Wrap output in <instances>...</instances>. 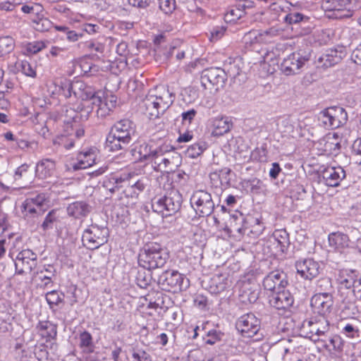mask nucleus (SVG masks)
<instances>
[{
    "instance_id": "3c124183",
    "label": "nucleus",
    "mask_w": 361,
    "mask_h": 361,
    "mask_svg": "<svg viewBox=\"0 0 361 361\" xmlns=\"http://www.w3.org/2000/svg\"><path fill=\"white\" fill-rule=\"evenodd\" d=\"M130 178V173L111 174V180L115 183V192L123 187H126Z\"/></svg>"
},
{
    "instance_id": "052dcab7",
    "label": "nucleus",
    "mask_w": 361,
    "mask_h": 361,
    "mask_svg": "<svg viewBox=\"0 0 361 361\" xmlns=\"http://www.w3.org/2000/svg\"><path fill=\"white\" fill-rule=\"evenodd\" d=\"M151 279L152 277L149 270L147 271V273L146 271L138 272L137 283L140 287L145 288L150 284Z\"/></svg>"
},
{
    "instance_id": "a211bd4d",
    "label": "nucleus",
    "mask_w": 361,
    "mask_h": 361,
    "mask_svg": "<svg viewBox=\"0 0 361 361\" xmlns=\"http://www.w3.org/2000/svg\"><path fill=\"white\" fill-rule=\"evenodd\" d=\"M240 216L243 218L241 213ZM243 219V226L237 228V231L240 234L246 235L250 238H255L262 233L264 226L259 219L249 215L246 216L245 219Z\"/></svg>"
},
{
    "instance_id": "9b49d317",
    "label": "nucleus",
    "mask_w": 361,
    "mask_h": 361,
    "mask_svg": "<svg viewBox=\"0 0 361 361\" xmlns=\"http://www.w3.org/2000/svg\"><path fill=\"white\" fill-rule=\"evenodd\" d=\"M63 94L66 97H70L72 94L82 100L92 99L97 94L94 89L82 80H75L73 82H66L63 86Z\"/></svg>"
},
{
    "instance_id": "69168bd1",
    "label": "nucleus",
    "mask_w": 361,
    "mask_h": 361,
    "mask_svg": "<svg viewBox=\"0 0 361 361\" xmlns=\"http://www.w3.org/2000/svg\"><path fill=\"white\" fill-rule=\"evenodd\" d=\"M226 30V27L224 26H215L214 27L211 32L210 39L212 41H217L221 39L225 34Z\"/></svg>"
},
{
    "instance_id": "2eb2a0df",
    "label": "nucleus",
    "mask_w": 361,
    "mask_h": 361,
    "mask_svg": "<svg viewBox=\"0 0 361 361\" xmlns=\"http://www.w3.org/2000/svg\"><path fill=\"white\" fill-rule=\"evenodd\" d=\"M309 60L306 56L294 52L286 57L281 64V71L286 75H291L300 73V68Z\"/></svg>"
},
{
    "instance_id": "c756f323",
    "label": "nucleus",
    "mask_w": 361,
    "mask_h": 361,
    "mask_svg": "<svg viewBox=\"0 0 361 361\" xmlns=\"http://www.w3.org/2000/svg\"><path fill=\"white\" fill-rule=\"evenodd\" d=\"M228 286V275L220 274L214 275L209 282L207 289L212 294H219L223 292Z\"/></svg>"
},
{
    "instance_id": "393cba45",
    "label": "nucleus",
    "mask_w": 361,
    "mask_h": 361,
    "mask_svg": "<svg viewBox=\"0 0 361 361\" xmlns=\"http://www.w3.org/2000/svg\"><path fill=\"white\" fill-rule=\"evenodd\" d=\"M97 157V149L95 147L89 148L79 152L77 155V162L73 164V171L85 169L95 164Z\"/></svg>"
},
{
    "instance_id": "7ed1b4c3",
    "label": "nucleus",
    "mask_w": 361,
    "mask_h": 361,
    "mask_svg": "<svg viewBox=\"0 0 361 361\" xmlns=\"http://www.w3.org/2000/svg\"><path fill=\"white\" fill-rule=\"evenodd\" d=\"M169 255L161 245L156 243L147 244L141 250L138 263L140 266L148 270L163 267L169 259Z\"/></svg>"
},
{
    "instance_id": "0eeeda50",
    "label": "nucleus",
    "mask_w": 361,
    "mask_h": 361,
    "mask_svg": "<svg viewBox=\"0 0 361 361\" xmlns=\"http://www.w3.org/2000/svg\"><path fill=\"white\" fill-rule=\"evenodd\" d=\"M109 235L107 227L92 224L83 232L82 240L88 249L95 250L107 242Z\"/></svg>"
},
{
    "instance_id": "6ab92c4d",
    "label": "nucleus",
    "mask_w": 361,
    "mask_h": 361,
    "mask_svg": "<svg viewBox=\"0 0 361 361\" xmlns=\"http://www.w3.org/2000/svg\"><path fill=\"white\" fill-rule=\"evenodd\" d=\"M295 269L301 278L309 281L317 277L321 271L319 262L310 258L296 262Z\"/></svg>"
},
{
    "instance_id": "bf43d9fd",
    "label": "nucleus",
    "mask_w": 361,
    "mask_h": 361,
    "mask_svg": "<svg viewBox=\"0 0 361 361\" xmlns=\"http://www.w3.org/2000/svg\"><path fill=\"white\" fill-rule=\"evenodd\" d=\"M243 15V11L238 8L229 9L225 14V19L229 22H235Z\"/></svg>"
},
{
    "instance_id": "f3484780",
    "label": "nucleus",
    "mask_w": 361,
    "mask_h": 361,
    "mask_svg": "<svg viewBox=\"0 0 361 361\" xmlns=\"http://www.w3.org/2000/svg\"><path fill=\"white\" fill-rule=\"evenodd\" d=\"M288 283L286 274L279 270L269 272L262 281L264 289L271 293L285 288Z\"/></svg>"
},
{
    "instance_id": "473e14b6",
    "label": "nucleus",
    "mask_w": 361,
    "mask_h": 361,
    "mask_svg": "<svg viewBox=\"0 0 361 361\" xmlns=\"http://www.w3.org/2000/svg\"><path fill=\"white\" fill-rule=\"evenodd\" d=\"M269 242L276 245V252H284L290 244L288 233L286 230L275 231Z\"/></svg>"
},
{
    "instance_id": "774afa93",
    "label": "nucleus",
    "mask_w": 361,
    "mask_h": 361,
    "mask_svg": "<svg viewBox=\"0 0 361 361\" xmlns=\"http://www.w3.org/2000/svg\"><path fill=\"white\" fill-rule=\"evenodd\" d=\"M252 192L257 193L263 189V183L258 178H252L248 181V185Z\"/></svg>"
},
{
    "instance_id": "c9c22d12",
    "label": "nucleus",
    "mask_w": 361,
    "mask_h": 361,
    "mask_svg": "<svg viewBox=\"0 0 361 361\" xmlns=\"http://www.w3.org/2000/svg\"><path fill=\"white\" fill-rule=\"evenodd\" d=\"M356 299L361 300V276H359L355 289L349 290L347 295L343 298V302L348 305L349 309L352 310V313L355 314L357 308L355 306Z\"/></svg>"
},
{
    "instance_id": "a18cd8bd",
    "label": "nucleus",
    "mask_w": 361,
    "mask_h": 361,
    "mask_svg": "<svg viewBox=\"0 0 361 361\" xmlns=\"http://www.w3.org/2000/svg\"><path fill=\"white\" fill-rule=\"evenodd\" d=\"M207 145L204 141L197 142L191 145L185 150L186 157L192 159L197 158L207 149Z\"/></svg>"
},
{
    "instance_id": "dca6fc26",
    "label": "nucleus",
    "mask_w": 361,
    "mask_h": 361,
    "mask_svg": "<svg viewBox=\"0 0 361 361\" xmlns=\"http://www.w3.org/2000/svg\"><path fill=\"white\" fill-rule=\"evenodd\" d=\"M37 257L36 253L29 249L18 252L15 259L16 272L19 274L30 272L36 266Z\"/></svg>"
},
{
    "instance_id": "39448f33",
    "label": "nucleus",
    "mask_w": 361,
    "mask_h": 361,
    "mask_svg": "<svg viewBox=\"0 0 361 361\" xmlns=\"http://www.w3.org/2000/svg\"><path fill=\"white\" fill-rule=\"evenodd\" d=\"M317 120L319 125L325 129H336L347 123L348 114L341 106H330L318 114Z\"/></svg>"
},
{
    "instance_id": "2f4dec72",
    "label": "nucleus",
    "mask_w": 361,
    "mask_h": 361,
    "mask_svg": "<svg viewBox=\"0 0 361 361\" xmlns=\"http://www.w3.org/2000/svg\"><path fill=\"white\" fill-rule=\"evenodd\" d=\"M343 55V52L342 51L329 49L318 58V63L324 68L331 67L339 63Z\"/></svg>"
},
{
    "instance_id": "4c0bfd02",
    "label": "nucleus",
    "mask_w": 361,
    "mask_h": 361,
    "mask_svg": "<svg viewBox=\"0 0 361 361\" xmlns=\"http://www.w3.org/2000/svg\"><path fill=\"white\" fill-rule=\"evenodd\" d=\"M40 336L47 341L54 339L57 335V326L49 321H40L37 325Z\"/></svg>"
},
{
    "instance_id": "f704fd0d",
    "label": "nucleus",
    "mask_w": 361,
    "mask_h": 361,
    "mask_svg": "<svg viewBox=\"0 0 361 361\" xmlns=\"http://www.w3.org/2000/svg\"><path fill=\"white\" fill-rule=\"evenodd\" d=\"M329 246L334 250L342 252L343 249L348 247V236L341 232L331 233L329 235Z\"/></svg>"
},
{
    "instance_id": "1a4fd4ad",
    "label": "nucleus",
    "mask_w": 361,
    "mask_h": 361,
    "mask_svg": "<svg viewBox=\"0 0 361 361\" xmlns=\"http://www.w3.org/2000/svg\"><path fill=\"white\" fill-rule=\"evenodd\" d=\"M84 133V129L80 128L75 121H67L64 125V134L56 136L53 140V144L56 147L70 149L74 147L75 140L82 137Z\"/></svg>"
},
{
    "instance_id": "423d86ee",
    "label": "nucleus",
    "mask_w": 361,
    "mask_h": 361,
    "mask_svg": "<svg viewBox=\"0 0 361 361\" xmlns=\"http://www.w3.org/2000/svg\"><path fill=\"white\" fill-rule=\"evenodd\" d=\"M173 102V95L169 90H164L159 96L149 94L143 100V105L145 107L146 114L150 117L158 118L163 114Z\"/></svg>"
},
{
    "instance_id": "f03ea898",
    "label": "nucleus",
    "mask_w": 361,
    "mask_h": 361,
    "mask_svg": "<svg viewBox=\"0 0 361 361\" xmlns=\"http://www.w3.org/2000/svg\"><path fill=\"white\" fill-rule=\"evenodd\" d=\"M180 154L171 146L163 145L157 147V151L151 162L156 171L170 173L175 171L181 164Z\"/></svg>"
},
{
    "instance_id": "c03bdc74",
    "label": "nucleus",
    "mask_w": 361,
    "mask_h": 361,
    "mask_svg": "<svg viewBox=\"0 0 361 361\" xmlns=\"http://www.w3.org/2000/svg\"><path fill=\"white\" fill-rule=\"evenodd\" d=\"M262 36V35L260 31L251 30L245 34L243 41L246 47H252L255 44L264 43L265 39Z\"/></svg>"
},
{
    "instance_id": "4d7b16f0",
    "label": "nucleus",
    "mask_w": 361,
    "mask_h": 361,
    "mask_svg": "<svg viewBox=\"0 0 361 361\" xmlns=\"http://www.w3.org/2000/svg\"><path fill=\"white\" fill-rule=\"evenodd\" d=\"M44 42L36 41L28 43L25 47V50L28 54H35L45 48Z\"/></svg>"
},
{
    "instance_id": "6e6d98bb",
    "label": "nucleus",
    "mask_w": 361,
    "mask_h": 361,
    "mask_svg": "<svg viewBox=\"0 0 361 361\" xmlns=\"http://www.w3.org/2000/svg\"><path fill=\"white\" fill-rule=\"evenodd\" d=\"M63 294L56 290H51L47 293L46 300L49 305H58L63 301Z\"/></svg>"
},
{
    "instance_id": "aec40b11",
    "label": "nucleus",
    "mask_w": 361,
    "mask_h": 361,
    "mask_svg": "<svg viewBox=\"0 0 361 361\" xmlns=\"http://www.w3.org/2000/svg\"><path fill=\"white\" fill-rule=\"evenodd\" d=\"M49 200L45 194H38L35 197L27 198L23 203V212L25 216L28 214H41L46 209L44 207H47Z\"/></svg>"
},
{
    "instance_id": "e2e57ef3",
    "label": "nucleus",
    "mask_w": 361,
    "mask_h": 361,
    "mask_svg": "<svg viewBox=\"0 0 361 361\" xmlns=\"http://www.w3.org/2000/svg\"><path fill=\"white\" fill-rule=\"evenodd\" d=\"M332 342L331 351L334 353H341L344 347V341L342 338L338 334H333Z\"/></svg>"
},
{
    "instance_id": "37998d69",
    "label": "nucleus",
    "mask_w": 361,
    "mask_h": 361,
    "mask_svg": "<svg viewBox=\"0 0 361 361\" xmlns=\"http://www.w3.org/2000/svg\"><path fill=\"white\" fill-rule=\"evenodd\" d=\"M317 321H307L305 322L302 324L301 331L304 334V336L309 338L314 342L319 341V338L317 336Z\"/></svg>"
},
{
    "instance_id": "ddd939ff",
    "label": "nucleus",
    "mask_w": 361,
    "mask_h": 361,
    "mask_svg": "<svg viewBox=\"0 0 361 361\" xmlns=\"http://www.w3.org/2000/svg\"><path fill=\"white\" fill-rule=\"evenodd\" d=\"M260 322L252 313L241 316L236 322V328L244 337L252 338L257 334Z\"/></svg>"
},
{
    "instance_id": "bb28decb",
    "label": "nucleus",
    "mask_w": 361,
    "mask_h": 361,
    "mask_svg": "<svg viewBox=\"0 0 361 361\" xmlns=\"http://www.w3.org/2000/svg\"><path fill=\"white\" fill-rule=\"evenodd\" d=\"M310 304L314 312L324 315L329 312L333 300L330 294L317 293L311 298Z\"/></svg>"
},
{
    "instance_id": "4468645a",
    "label": "nucleus",
    "mask_w": 361,
    "mask_h": 361,
    "mask_svg": "<svg viewBox=\"0 0 361 361\" xmlns=\"http://www.w3.org/2000/svg\"><path fill=\"white\" fill-rule=\"evenodd\" d=\"M341 137L338 133H329L317 142V149L326 155L336 156L341 149Z\"/></svg>"
},
{
    "instance_id": "b1692460",
    "label": "nucleus",
    "mask_w": 361,
    "mask_h": 361,
    "mask_svg": "<svg viewBox=\"0 0 361 361\" xmlns=\"http://www.w3.org/2000/svg\"><path fill=\"white\" fill-rule=\"evenodd\" d=\"M269 302L276 309L286 310L292 306L294 298L288 290L283 288L272 293L269 296Z\"/></svg>"
},
{
    "instance_id": "49530a36",
    "label": "nucleus",
    "mask_w": 361,
    "mask_h": 361,
    "mask_svg": "<svg viewBox=\"0 0 361 361\" xmlns=\"http://www.w3.org/2000/svg\"><path fill=\"white\" fill-rule=\"evenodd\" d=\"M15 47L14 39L10 36L0 37V56L12 51Z\"/></svg>"
},
{
    "instance_id": "09e8293b",
    "label": "nucleus",
    "mask_w": 361,
    "mask_h": 361,
    "mask_svg": "<svg viewBox=\"0 0 361 361\" xmlns=\"http://www.w3.org/2000/svg\"><path fill=\"white\" fill-rule=\"evenodd\" d=\"M16 66L20 68L21 72L26 76L34 78L37 75L35 68L27 61H18L16 62Z\"/></svg>"
},
{
    "instance_id": "680f3d73",
    "label": "nucleus",
    "mask_w": 361,
    "mask_h": 361,
    "mask_svg": "<svg viewBox=\"0 0 361 361\" xmlns=\"http://www.w3.org/2000/svg\"><path fill=\"white\" fill-rule=\"evenodd\" d=\"M23 0H5L0 2V11H12L14 8L22 4Z\"/></svg>"
},
{
    "instance_id": "e433bc0d",
    "label": "nucleus",
    "mask_w": 361,
    "mask_h": 361,
    "mask_svg": "<svg viewBox=\"0 0 361 361\" xmlns=\"http://www.w3.org/2000/svg\"><path fill=\"white\" fill-rule=\"evenodd\" d=\"M79 347L82 350V355L97 354L94 353L95 346L92 341V336L87 331H83L79 334Z\"/></svg>"
},
{
    "instance_id": "ea45409f",
    "label": "nucleus",
    "mask_w": 361,
    "mask_h": 361,
    "mask_svg": "<svg viewBox=\"0 0 361 361\" xmlns=\"http://www.w3.org/2000/svg\"><path fill=\"white\" fill-rule=\"evenodd\" d=\"M90 212L88 204L82 201L74 202L67 207V213L75 219L86 216Z\"/></svg>"
},
{
    "instance_id": "7c9ffc66",
    "label": "nucleus",
    "mask_w": 361,
    "mask_h": 361,
    "mask_svg": "<svg viewBox=\"0 0 361 361\" xmlns=\"http://www.w3.org/2000/svg\"><path fill=\"white\" fill-rule=\"evenodd\" d=\"M92 104L98 108L107 109L113 111L116 105V97L111 94H106L102 91H97V94L94 97Z\"/></svg>"
},
{
    "instance_id": "f8f14e48",
    "label": "nucleus",
    "mask_w": 361,
    "mask_h": 361,
    "mask_svg": "<svg viewBox=\"0 0 361 361\" xmlns=\"http://www.w3.org/2000/svg\"><path fill=\"white\" fill-rule=\"evenodd\" d=\"M226 80L225 71L216 67H212L202 71L201 75V83L205 88L214 87L218 90L222 87Z\"/></svg>"
},
{
    "instance_id": "0e129e2a",
    "label": "nucleus",
    "mask_w": 361,
    "mask_h": 361,
    "mask_svg": "<svg viewBox=\"0 0 361 361\" xmlns=\"http://www.w3.org/2000/svg\"><path fill=\"white\" fill-rule=\"evenodd\" d=\"M30 168V165L27 164H23L18 166L14 173V180L15 181H18L21 180L23 178H25L27 176V173L28 172Z\"/></svg>"
},
{
    "instance_id": "5fc2aeb1",
    "label": "nucleus",
    "mask_w": 361,
    "mask_h": 361,
    "mask_svg": "<svg viewBox=\"0 0 361 361\" xmlns=\"http://www.w3.org/2000/svg\"><path fill=\"white\" fill-rule=\"evenodd\" d=\"M342 333L350 338H358L360 337L358 327L350 323H348L344 326Z\"/></svg>"
},
{
    "instance_id": "8fccbe9b",
    "label": "nucleus",
    "mask_w": 361,
    "mask_h": 361,
    "mask_svg": "<svg viewBox=\"0 0 361 361\" xmlns=\"http://www.w3.org/2000/svg\"><path fill=\"white\" fill-rule=\"evenodd\" d=\"M333 287L331 280L328 277L321 278L317 281L316 290L317 293L330 294Z\"/></svg>"
},
{
    "instance_id": "603ef678",
    "label": "nucleus",
    "mask_w": 361,
    "mask_h": 361,
    "mask_svg": "<svg viewBox=\"0 0 361 361\" xmlns=\"http://www.w3.org/2000/svg\"><path fill=\"white\" fill-rule=\"evenodd\" d=\"M329 330V324L327 320L324 319L318 320L316 338H319V341H321V338L327 337L330 333Z\"/></svg>"
},
{
    "instance_id": "79ce46f5",
    "label": "nucleus",
    "mask_w": 361,
    "mask_h": 361,
    "mask_svg": "<svg viewBox=\"0 0 361 361\" xmlns=\"http://www.w3.org/2000/svg\"><path fill=\"white\" fill-rule=\"evenodd\" d=\"M157 151V147H153L147 143H142L140 145L137 151L140 161L151 164Z\"/></svg>"
},
{
    "instance_id": "a878e982",
    "label": "nucleus",
    "mask_w": 361,
    "mask_h": 361,
    "mask_svg": "<svg viewBox=\"0 0 361 361\" xmlns=\"http://www.w3.org/2000/svg\"><path fill=\"white\" fill-rule=\"evenodd\" d=\"M325 184L329 187H337L345 178V171L343 167L329 166L326 168L322 173Z\"/></svg>"
},
{
    "instance_id": "a19ab883",
    "label": "nucleus",
    "mask_w": 361,
    "mask_h": 361,
    "mask_svg": "<svg viewBox=\"0 0 361 361\" xmlns=\"http://www.w3.org/2000/svg\"><path fill=\"white\" fill-rule=\"evenodd\" d=\"M210 178L212 181L219 180L221 186L227 188L231 185V170L225 167L216 171L210 174Z\"/></svg>"
},
{
    "instance_id": "338daca9",
    "label": "nucleus",
    "mask_w": 361,
    "mask_h": 361,
    "mask_svg": "<svg viewBox=\"0 0 361 361\" xmlns=\"http://www.w3.org/2000/svg\"><path fill=\"white\" fill-rule=\"evenodd\" d=\"M56 220L55 212L54 210L49 212L46 216L44 222L42 224V227L44 231H47L52 228L54 222Z\"/></svg>"
},
{
    "instance_id": "13d9d810",
    "label": "nucleus",
    "mask_w": 361,
    "mask_h": 361,
    "mask_svg": "<svg viewBox=\"0 0 361 361\" xmlns=\"http://www.w3.org/2000/svg\"><path fill=\"white\" fill-rule=\"evenodd\" d=\"M159 8L166 14L171 13L176 8L175 0H158Z\"/></svg>"
},
{
    "instance_id": "5701e85b",
    "label": "nucleus",
    "mask_w": 361,
    "mask_h": 361,
    "mask_svg": "<svg viewBox=\"0 0 361 361\" xmlns=\"http://www.w3.org/2000/svg\"><path fill=\"white\" fill-rule=\"evenodd\" d=\"M148 184L149 180L147 177L138 178L137 176L130 173L128 184L123 192L126 196L136 199L145 190Z\"/></svg>"
},
{
    "instance_id": "6e6552de",
    "label": "nucleus",
    "mask_w": 361,
    "mask_h": 361,
    "mask_svg": "<svg viewBox=\"0 0 361 361\" xmlns=\"http://www.w3.org/2000/svg\"><path fill=\"white\" fill-rule=\"evenodd\" d=\"M176 270H166L158 279V283L166 291L177 292L188 287V281Z\"/></svg>"
},
{
    "instance_id": "4be33fe9",
    "label": "nucleus",
    "mask_w": 361,
    "mask_h": 361,
    "mask_svg": "<svg viewBox=\"0 0 361 361\" xmlns=\"http://www.w3.org/2000/svg\"><path fill=\"white\" fill-rule=\"evenodd\" d=\"M359 274L357 271L353 269H343L339 271L338 281L339 283V292L341 297L344 294L347 295L349 290L355 289Z\"/></svg>"
},
{
    "instance_id": "412c9836",
    "label": "nucleus",
    "mask_w": 361,
    "mask_h": 361,
    "mask_svg": "<svg viewBox=\"0 0 361 361\" xmlns=\"http://www.w3.org/2000/svg\"><path fill=\"white\" fill-rule=\"evenodd\" d=\"M209 124L213 136H221L231 130L233 121L231 116L219 115L210 118Z\"/></svg>"
},
{
    "instance_id": "f257e3e1",
    "label": "nucleus",
    "mask_w": 361,
    "mask_h": 361,
    "mask_svg": "<svg viewBox=\"0 0 361 361\" xmlns=\"http://www.w3.org/2000/svg\"><path fill=\"white\" fill-rule=\"evenodd\" d=\"M135 134V125L128 118L116 121L110 128L106 138V147L111 152L125 149Z\"/></svg>"
},
{
    "instance_id": "9d476101",
    "label": "nucleus",
    "mask_w": 361,
    "mask_h": 361,
    "mask_svg": "<svg viewBox=\"0 0 361 361\" xmlns=\"http://www.w3.org/2000/svg\"><path fill=\"white\" fill-rule=\"evenodd\" d=\"M190 204L200 216H209L215 207L212 195L205 190L195 191L190 198Z\"/></svg>"
},
{
    "instance_id": "58836bf2",
    "label": "nucleus",
    "mask_w": 361,
    "mask_h": 361,
    "mask_svg": "<svg viewBox=\"0 0 361 361\" xmlns=\"http://www.w3.org/2000/svg\"><path fill=\"white\" fill-rule=\"evenodd\" d=\"M56 269L51 264H47L40 268L36 273V277L41 281L42 286L45 287L52 284V279L55 276Z\"/></svg>"
},
{
    "instance_id": "cd10ccee",
    "label": "nucleus",
    "mask_w": 361,
    "mask_h": 361,
    "mask_svg": "<svg viewBox=\"0 0 361 361\" xmlns=\"http://www.w3.org/2000/svg\"><path fill=\"white\" fill-rule=\"evenodd\" d=\"M12 307L4 301L0 302V333H6L12 328Z\"/></svg>"
},
{
    "instance_id": "20e7f679",
    "label": "nucleus",
    "mask_w": 361,
    "mask_h": 361,
    "mask_svg": "<svg viewBox=\"0 0 361 361\" xmlns=\"http://www.w3.org/2000/svg\"><path fill=\"white\" fill-rule=\"evenodd\" d=\"M182 197L176 189H172L166 195L156 197L152 200V208L154 212L163 217L175 215L181 207Z\"/></svg>"
},
{
    "instance_id": "72a5a7b5",
    "label": "nucleus",
    "mask_w": 361,
    "mask_h": 361,
    "mask_svg": "<svg viewBox=\"0 0 361 361\" xmlns=\"http://www.w3.org/2000/svg\"><path fill=\"white\" fill-rule=\"evenodd\" d=\"M56 169L55 161L45 159L39 161L35 168L36 176L41 179L47 178L53 176Z\"/></svg>"
},
{
    "instance_id": "864d4df0",
    "label": "nucleus",
    "mask_w": 361,
    "mask_h": 361,
    "mask_svg": "<svg viewBox=\"0 0 361 361\" xmlns=\"http://www.w3.org/2000/svg\"><path fill=\"white\" fill-rule=\"evenodd\" d=\"M309 20L307 16H304L300 13H290L284 17V22L289 24H296L300 22H307Z\"/></svg>"
},
{
    "instance_id": "c85d7f7f",
    "label": "nucleus",
    "mask_w": 361,
    "mask_h": 361,
    "mask_svg": "<svg viewBox=\"0 0 361 361\" xmlns=\"http://www.w3.org/2000/svg\"><path fill=\"white\" fill-rule=\"evenodd\" d=\"M239 297L244 303H254L258 299L259 290L256 285L244 281L239 290Z\"/></svg>"
},
{
    "instance_id": "de8ad7c7",
    "label": "nucleus",
    "mask_w": 361,
    "mask_h": 361,
    "mask_svg": "<svg viewBox=\"0 0 361 361\" xmlns=\"http://www.w3.org/2000/svg\"><path fill=\"white\" fill-rule=\"evenodd\" d=\"M35 29L39 32L49 31L52 27V22L47 18L38 16L37 19H33Z\"/></svg>"
}]
</instances>
